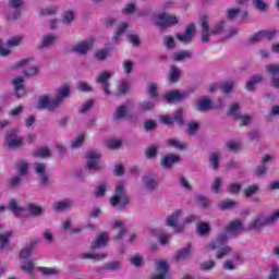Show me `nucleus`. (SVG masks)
<instances>
[{"mask_svg": "<svg viewBox=\"0 0 279 279\" xmlns=\"http://www.w3.org/2000/svg\"><path fill=\"white\" fill-rule=\"evenodd\" d=\"M277 214H258L256 215L251 222L247 225L246 230H250L251 232H263V228H267V226H274L277 220Z\"/></svg>", "mask_w": 279, "mask_h": 279, "instance_id": "7ed1b4c3", "label": "nucleus"}, {"mask_svg": "<svg viewBox=\"0 0 279 279\" xmlns=\"http://www.w3.org/2000/svg\"><path fill=\"white\" fill-rule=\"evenodd\" d=\"M35 173L38 175L41 186H49L51 179H49V172H47V165L38 162L34 165Z\"/></svg>", "mask_w": 279, "mask_h": 279, "instance_id": "9b49d317", "label": "nucleus"}, {"mask_svg": "<svg viewBox=\"0 0 279 279\" xmlns=\"http://www.w3.org/2000/svg\"><path fill=\"white\" fill-rule=\"evenodd\" d=\"M227 243H228V234L220 233L214 241L208 243L205 247L208 251L217 250L216 258L221 259V258H226V256L232 253V248L229 245H227Z\"/></svg>", "mask_w": 279, "mask_h": 279, "instance_id": "f03ea898", "label": "nucleus"}, {"mask_svg": "<svg viewBox=\"0 0 279 279\" xmlns=\"http://www.w3.org/2000/svg\"><path fill=\"white\" fill-rule=\"evenodd\" d=\"M168 145H170V147H174V149H180V151H182V149H186V147H189L187 144L179 142L178 140H174V138L168 140Z\"/></svg>", "mask_w": 279, "mask_h": 279, "instance_id": "5fc2aeb1", "label": "nucleus"}, {"mask_svg": "<svg viewBox=\"0 0 279 279\" xmlns=\"http://www.w3.org/2000/svg\"><path fill=\"white\" fill-rule=\"evenodd\" d=\"M106 254H95V253H83L80 255V258H82L83 260H104V258H106Z\"/></svg>", "mask_w": 279, "mask_h": 279, "instance_id": "79ce46f5", "label": "nucleus"}, {"mask_svg": "<svg viewBox=\"0 0 279 279\" xmlns=\"http://www.w3.org/2000/svg\"><path fill=\"white\" fill-rule=\"evenodd\" d=\"M191 93L181 92L180 89H173L165 94V101L167 104H180L183 99H189Z\"/></svg>", "mask_w": 279, "mask_h": 279, "instance_id": "1a4fd4ad", "label": "nucleus"}, {"mask_svg": "<svg viewBox=\"0 0 279 279\" xmlns=\"http://www.w3.org/2000/svg\"><path fill=\"white\" fill-rule=\"evenodd\" d=\"M276 36H278V29L262 31V37L266 38L267 40H274Z\"/></svg>", "mask_w": 279, "mask_h": 279, "instance_id": "69168bd1", "label": "nucleus"}, {"mask_svg": "<svg viewBox=\"0 0 279 279\" xmlns=\"http://www.w3.org/2000/svg\"><path fill=\"white\" fill-rule=\"evenodd\" d=\"M94 58L98 62H106L110 58V51L108 49H98L95 51Z\"/></svg>", "mask_w": 279, "mask_h": 279, "instance_id": "ea45409f", "label": "nucleus"}, {"mask_svg": "<svg viewBox=\"0 0 279 279\" xmlns=\"http://www.w3.org/2000/svg\"><path fill=\"white\" fill-rule=\"evenodd\" d=\"M196 32L197 28L195 24L192 23L186 26L184 33H178L175 35V38L177 40H179V43H182V45H191L193 43V38Z\"/></svg>", "mask_w": 279, "mask_h": 279, "instance_id": "6e6552de", "label": "nucleus"}, {"mask_svg": "<svg viewBox=\"0 0 279 279\" xmlns=\"http://www.w3.org/2000/svg\"><path fill=\"white\" fill-rule=\"evenodd\" d=\"M12 84L15 88V95L17 98L25 97V95H27V92L25 90V80L22 76L13 78Z\"/></svg>", "mask_w": 279, "mask_h": 279, "instance_id": "b1692460", "label": "nucleus"}, {"mask_svg": "<svg viewBox=\"0 0 279 279\" xmlns=\"http://www.w3.org/2000/svg\"><path fill=\"white\" fill-rule=\"evenodd\" d=\"M142 183L147 191H156L158 189V175L154 172H148L143 177Z\"/></svg>", "mask_w": 279, "mask_h": 279, "instance_id": "a211bd4d", "label": "nucleus"}, {"mask_svg": "<svg viewBox=\"0 0 279 279\" xmlns=\"http://www.w3.org/2000/svg\"><path fill=\"white\" fill-rule=\"evenodd\" d=\"M23 43V37L16 36L12 37L7 41V47H19Z\"/></svg>", "mask_w": 279, "mask_h": 279, "instance_id": "338daca9", "label": "nucleus"}, {"mask_svg": "<svg viewBox=\"0 0 279 279\" xmlns=\"http://www.w3.org/2000/svg\"><path fill=\"white\" fill-rule=\"evenodd\" d=\"M243 230V222H241V220L231 221L226 229L227 233L231 236H239Z\"/></svg>", "mask_w": 279, "mask_h": 279, "instance_id": "393cba45", "label": "nucleus"}, {"mask_svg": "<svg viewBox=\"0 0 279 279\" xmlns=\"http://www.w3.org/2000/svg\"><path fill=\"white\" fill-rule=\"evenodd\" d=\"M73 206H75V201L71 198H65L63 201L52 204V210H54V213H64L66 210H71Z\"/></svg>", "mask_w": 279, "mask_h": 279, "instance_id": "412c9836", "label": "nucleus"}, {"mask_svg": "<svg viewBox=\"0 0 279 279\" xmlns=\"http://www.w3.org/2000/svg\"><path fill=\"white\" fill-rule=\"evenodd\" d=\"M128 112H130L128 106H119L113 112V121H122V119H125V117H128Z\"/></svg>", "mask_w": 279, "mask_h": 279, "instance_id": "c9c22d12", "label": "nucleus"}, {"mask_svg": "<svg viewBox=\"0 0 279 279\" xmlns=\"http://www.w3.org/2000/svg\"><path fill=\"white\" fill-rule=\"evenodd\" d=\"M58 39L59 37L56 34H45L37 47L38 49H51L58 43Z\"/></svg>", "mask_w": 279, "mask_h": 279, "instance_id": "aec40b11", "label": "nucleus"}, {"mask_svg": "<svg viewBox=\"0 0 279 279\" xmlns=\"http://www.w3.org/2000/svg\"><path fill=\"white\" fill-rule=\"evenodd\" d=\"M9 210L14 215V217H17L21 219L23 217V213H25V208L19 206V202L16 199H11L9 202Z\"/></svg>", "mask_w": 279, "mask_h": 279, "instance_id": "2f4dec72", "label": "nucleus"}, {"mask_svg": "<svg viewBox=\"0 0 279 279\" xmlns=\"http://www.w3.org/2000/svg\"><path fill=\"white\" fill-rule=\"evenodd\" d=\"M173 123H178V125H184V111L182 109H178L172 114Z\"/></svg>", "mask_w": 279, "mask_h": 279, "instance_id": "09e8293b", "label": "nucleus"}, {"mask_svg": "<svg viewBox=\"0 0 279 279\" xmlns=\"http://www.w3.org/2000/svg\"><path fill=\"white\" fill-rule=\"evenodd\" d=\"M17 173L24 178V175H27L29 173V163L27 162H21L17 167Z\"/></svg>", "mask_w": 279, "mask_h": 279, "instance_id": "e2e57ef3", "label": "nucleus"}, {"mask_svg": "<svg viewBox=\"0 0 279 279\" xmlns=\"http://www.w3.org/2000/svg\"><path fill=\"white\" fill-rule=\"evenodd\" d=\"M68 97H71V86L65 83L56 89L54 106L60 108Z\"/></svg>", "mask_w": 279, "mask_h": 279, "instance_id": "ddd939ff", "label": "nucleus"}, {"mask_svg": "<svg viewBox=\"0 0 279 279\" xmlns=\"http://www.w3.org/2000/svg\"><path fill=\"white\" fill-rule=\"evenodd\" d=\"M228 22L225 20L217 22L210 29V36H221V34H226V25Z\"/></svg>", "mask_w": 279, "mask_h": 279, "instance_id": "72a5a7b5", "label": "nucleus"}, {"mask_svg": "<svg viewBox=\"0 0 279 279\" xmlns=\"http://www.w3.org/2000/svg\"><path fill=\"white\" fill-rule=\"evenodd\" d=\"M198 236H206L210 234V225L208 222H198L196 227Z\"/></svg>", "mask_w": 279, "mask_h": 279, "instance_id": "58836bf2", "label": "nucleus"}, {"mask_svg": "<svg viewBox=\"0 0 279 279\" xmlns=\"http://www.w3.org/2000/svg\"><path fill=\"white\" fill-rule=\"evenodd\" d=\"M108 245V233H101L98 238L92 242V250H101V247H106Z\"/></svg>", "mask_w": 279, "mask_h": 279, "instance_id": "473e14b6", "label": "nucleus"}, {"mask_svg": "<svg viewBox=\"0 0 279 279\" xmlns=\"http://www.w3.org/2000/svg\"><path fill=\"white\" fill-rule=\"evenodd\" d=\"M113 230H117V234L113 238V241H121L128 234V229L125 228V222L121 220H117L113 226Z\"/></svg>", "mask_w": 279, "mask_h": 279, "instance_id": "a878e982", "label": "nucleus"}, {"mask_svg": "<svg viewBox=\"0 0 279 279\" xmlns=\"http://www.w3.org/2000/svg\"><path fill=\"white\" fill-rule=\"evenodd\" d=\"M36 108L38 110H56L58 105H56V99L51 100L50 95H43L39 97Z\"/></svg>", "mask_w": 279, "mask_h": 279, "instance_id": "2eb2a0df", "label": "nucleus"}, {"mask_svg": "<svg viewBox=\"0 0 279 279\" xmlns=\"http://www.w3.org/2000/svg\"><path fill=\"white\" fill-rule=\"evenodd\" d=\"M25 1L23 0H9L8 5L11 10H14L13 14L9 16L11 21L21 19V8H23Z\"/></svg>", "mask_w": 279, "mask_h": 279, "instance_id": "4be33fe9", "label": "nucleus"}, {"mask_svg": "<svg viewBox=\"0 0 279 279\" xmlns=\"http://www.w3.org/2000/svg\"><path fill=\"white\" fill-rule=\"evenodd\" d=\"M156 271L151 279H167L169 278V262L158 260L155 263Z\"/></svg>", "mask_w": 279, "mask_h": 279, "instance_id": "f3484780", "label": "nucleus"}, {"mask_svg": "<svg viewBox=\"0 0 279 279\" xmlns=\"http://www.w3.org/2000/svg\"><path fill=\"white\" fill-rule=\"evenodd\" d=\"M128 90H130V85L128 84V81L122 80L118 88L117 97H123V95H128Z\"/></svg>", "mask_w": 279, "mask_h": 279, "instance_id": "8fccbe9b", "label": "nucleus"}, {"mask_svg": "<svg viewBox=\"0 0 279 279\" xmlns=\"http://www.w3.org/2000/svg\"><path fill=\"white\" fill-rule=\"evenodd\" d=\"M12 239V232H7L5 234H0V250H3Z\"/></svg>", "mask_w": 279, "mask_h": 279, "instance_id": "13d9d810", "label": "nucleus"}, {"mask_svg": "<svg viewBox=\"0 0 279 279\" xmlns=\"http://www.w3.org/2000/svg\"><path fill=\"white\" fill-rule=\"evenodd\" d=\"M222 184H223V179H221V177H217L211 183L213 193H215L216 195H219V193H221Z\"/></svg>", "mask_w": 279, "mask_h": 279, "instance_id": "de8ad7c7", "label": "nucleus"}, {"mask_svg": "<svg viewBox=\"0 0 279 279\" xmlns=\"http://www.w3.org/2000/svg\"><path fill=\"white\" fill-rule=\"evenodd\" d=\"M238 204L232 199H226L218 204V208L221 210H232V208H236Z\"/></svg>", "mask_w": 279, "mask_h": 279, "instance_id": "a18cd8bd", "label": "nucleus"}, {"mask_svg": "<svg viewBox=\"0 0 279 279\" xmlns=\"http://www.w3.org/2000/svg\"><path fill=\"white\" fill-rule=\"evenodd\" d=\"M36 248V242H31V244L20 252V258L21 260H27L29 256L34 253V250Z\"/></svg>", "mask_w": 279, "mask_h": 279, "instance_id": "4c0bfd02", "label": "nucleus"}, {"mask_svg": "<svg viewBox=\"0 0 279 279\" xmlns=\"http://www.w3.org/2000/svg\"><path fill=\"white\" fill-rule=\"evenodd\" d=\"M130 204V195L125 190V182L120 181L116 185L114 195L110 198V205L117 210H125Z\"/></svg>", "mask_w": 279, "mask_h": 279, "instance_id": "f257e3e1", "label": "nucleus"}, {"mask_svg": "<svg viewBox=\"0 0 279 279\" xmlns=\"http://www.w3.org/2000/svg\"><path fill=\"white\" fill-rule=\"evenodd\" d=\"M93 106H95V100L89 99L83 104V106L78 109L80 114H86V112H90L93 109Z\"/></svg>", "mask_w": 279, "mask_h": 279, "instance_id": "3c124183", "label": "nucleus"}, {"mask_svg": "<svg viewBox=\"0 0 279 279\" xmlns=\"http://www.w3.org/2000/svg\"><path fill=\"white\" fill-rule=\"evenodd\" d=\"M106 191H108V181H102L95 187L94 195L96 199L106 197Z\"/></svg>", "mask_w": 279, "mask_h": 279, "instance_id": "e433bc0d", "label": "nucleus"}, {"mask_svg": "<svg viewBox=\"0 0 279 279\" xmlns=\"http://www.w3.org/2000/svg\"><path fill=\"white\" fill-rule=\"evenodd\" d=\"M5 143L8 149H19L23 147L24 140L19 136V131L16 129H11L5 134Z\"/></svg>", "mask_w": 279, "mask_h": 279, "instance_id": "423d86ee", "label": "nucleus"}, {"mask_svg": "<svg viewBox=\"0 0 279 279\" xmlns=\"http://www.w3.org/2000/svg\"><path fill=\"white\" fill-rule=\"evenodd\" d=\"M260 191V186L258 184L248 185L244 189V196L250 199V197H254Z\"/></svg>", "mask_w": 279, "mask_h": 279, "instance_id": "c03bdc74", "label": "nucleus"}, {"mask_svg": "<svg viewBox=\"0 0 279 279\" xmlns=\"http://www.w3.org/2000/svg\"><path fill=\"white\" fill-rule=\"evenodd\" d=\"M147 93L151 99L158 101V85L156 83H148Z\"/></svg>", "mask_w": 279, "mask_h": 279, "instance_id": "49530a36", "label": "nucleus"}, {"mask_svg": "<svg viewBox=\"0 0 279 279\" xmlns=\"http://www.w3.org/2000/svg\"><path fill=\"white\" fill-rule=\"evenodd\" d=\"M177 162H180L179 155H168L161 158L160 165L163 169H171V166L177 165Z\"/></svg>", "mask_w": 279, "mask_h": 279, "instance_id": "7c9ffc66", "label": "nucleus"}, {"mask_svg": "<svg viewBox=\"0 0 279 279\" xmlns=\"http://www.w3.org/2000/svg\"><path fill=\"white\" fill-rule=\"evenodd\" d=\"M180 217H182V209L175 210L168 216L166 218V226H168V228H172L175 232H182V230H184V226L178 225Z\"/></svg>", "mask_w": 279, "mask_h": 279, "instance_id": "4468645a", "label": "nucleus"}, {"mask_svg": "<svg viewBox=\"0 0 279 279\" xmlns=\"http://www.w3.org/2000/svg\"><path fill=\"white\" fill-rule=\"evenodd\" d=\"M145 154H146V158L148 159L156 158L158 156V146L153 145L148 147Z\"/></svg>", "mask_w": 279, "mask_h": 279, "instance_id": "0e129e2a", "label": "nucleus"}, {"mask_svg": "<svg viewBox=\"0 0 279 279\" xmlns=\"http://www.w3.org/2000/svg\"><path fill=\"white\" fill-rule=\"evenodd\" d=\"M179 80H182V70H180V68L177 65H170L168 82L171 84H178Z\"/></svg>", "mask_w": 279, "mask_h": 279, "instance_id": "bb28decb", "label": "nucleus"}, {"mask_svg": "<svg viewBox=\"0 0 279 279\" xmlns=\"http://www.w3.org/2000/svg\"><path fill=\"white\" fill-rule=\"evenodd\" d=\"M229 114H231L232 119L239 121L241 119V105L239 102H234L229 108Z\"/></svg>", "mask_w": 279, "mask_h": 279, "instance_id": "a19ab883", "label": "nucleus"}, {"mask_svg": "<svg viewBox=\"0 0 279 279\" xmlns=\"http://www.w3.org/2000/svg\"><path fill=\"white\" fill-rule=\"evenodd\" d=\"M163 45L167 49H175L178 47V44H175V39L172 36H165Z\"/></svg>", "mask_w": 279, "mask_h": 279, "instance_id": "6e6d98bb", "label": "nucleus"}, {"mask_svg": "<svg viewBox=\"0 0 279 279\" xmlns=\"http://www.w3.org/2000/svg\"><path fill=\"white\" fill-rule=\"evenodd\" d=\"M195 110H197V112H208L209 110H213V99L205 97L198 100Z\"/></svg>", "mask_w": 279, "mask_h": 279, "instance_id": "c756f323", "label": "nucleus"}, {"mask_svg": "<svg viewBox=\"0 0 279 279\" xmlns=\"http://www.w3.org/2000/svg\"><path fill=\"white\" fill-rule=\"evenodd\" d=\"M39 271L43 274V276H46L47 278H49L50 276H58V269L56 268L40 267Z\"/></svg>", "mask_w": 279, "mask_h": 279, "instance_id": "bf43d9fd", "label": "nucleus"}, {"mask_svg": "<svg viewBox=\"0 0 279 279\" xmlns=\"http://www.w3.org/2000/svg\"><path fill=\"white\" fill-rule=\"evenodd\" d=\"M119 269H121V262H111L96 268V271L97 274H106V271H119Z\"/></svg>", "mask_w": 279, "mask_h": 279, "instance_id": "cd10ccee", "label": "nucleus"}, {"mask_svg": "<svg viewBox=\"0 0 279 279\" xmlns=\"http://www.w3.org/2000/svg\"><path fill=\"white\" fill-rule=\"evenodd\" d=\"M193 51L192 50H181L172 54L173 62H184L185 60H192Z\"/></svg>", "mask_w": 279, "mask_h": 279, "instance_id": "c85d7f7f", "label": "nucleus"}, {"mask_svg": "<svg viewBox=\"0 0 279 279\" xmlns=\"http://www.w3.org/2000/svg\"><path fill=\"white\" fill-rule=\"evenodd\" d=\"M239 14H241V10L239 8L229 9L226 11V16L229 21H234Z\"/></svg>", "mask_w": 279, "mask_h": 279, "instance_id": "680f3d73", "label": "nucleus"}, {"mask_svg": "<svg viewBox=\"0 0 279 279\" xmlns=\"http://www.w3.org/2000/svg\"><path fill=\"white\" fill-rule=\"evenodd\" d=\"M265 69L266 73L270 75V86L279 88V64H267Z\"/></svg>", "mask_w": 279, "mask_h": 279, "instance_id": "dca6fc26", "label": "nucleus"}, {"mask_svg": "<svg viewBox=\"0 0 279 279\" xmlns=\"http://www.w3.org/2000/svg\"><path fill=\"white\" fill-rule=\"evenodd\" d=\"M34 158H51V149L49 147H41L33 153Z\"/></svg>", "mask_w": 279, "mask_h": 279, "instance_id": "37998d69", "label": "nucleus"}, {"mask_svg": "<svg viewBox=\"0 0 279 279\" xmlns=\"http://www.w3.org/2000/svg\"><path fill=\"white\" fill-rule=\"evenodd\" d=\"M209 163H210L211 168L214 169V171H218L219 170V154L211 153L209 155Z\"/></svg>", "mask_w": 279, "mask_h": 279, "instance_id": "603ef678", "label": "nucleus"}, {"mask_svg": "<svg viewBox=\"0 0 279 279\" xmlns=\"http://www.w3.org/2000/svg\"><path fill=\"white\" fill-rule=\"evenodd\" d=\"M156 23L161 29H167V27L178 25V23H180V19L169 13H160L156 17Z\"/></svg>", "mask_w": 279, "mask_h": 279, "instance_id": "0eeeda50", "label": "nucleus"}, {"mask_svg": "<svg viewBox=\"0 0 279 279\" xmlns=\"http://www.w3.org/2000/svg\"><path fill=\"white\" fill-rule=\"evenodd\" d=\"M95 47V41L93 39H85L83 41H78L76 45L72 47V51L78 56H88L90 50Z\"/></svg>", "mask_w": 279, "mask_h": 279, "instance_id": "9d476101", "label": "nucleus"}, {"mask_svg": "<svg viewBox=\"0 0 279 279\" xmlns=\"http://www.w3.org/2000/svg\"><path fill=\"white\" fill-rule=\"evenodd\" d=\"M31 217H43L45 208L38 206L36 203L28 204L26 206Z\"/></svg>", "mask_w": 279, "mask_h": 279, "instance_id": "f704fd0d", "label": "nucleus"}, {"mask_svg": "<svg viewBox=\"0 0 279 279\" xmlns=\"http://www.w3.org/2000/svg\"><path fill=\"white\" fill-rule=\"evenodd\" d=\"M263 82H265V76L262 74L252 75L246 82L245 88L248 93H254V90H256V86H258V84H263Z\"/></svg>", "mask_w": 279, "mask_h": 279, "instance_id": "5701e85b", "label": "nucleus"}, {"mask_svg": "<svg viewBox=\"0 0 279 279\" xmlns=\"http://www.w3.org/2000/svg\"><path fill=\"white\" fill-rule=\"evenodd\" d=\"M270 275L268 276V279H279V267L276 265L270 266Z\"/></svg>", "mask_w": 279, "mask_h": 279, "instance_id": "774afa93", "label": "nucleus"}, {"mask_svg": "<svg viewBox=\"0 0 279 279\" xmlns=\"http://www.w3.org/2000/svg\"><path fill=\"white\" fill-rule=\"evenodd\" d=\"M113 75V72L102 71L98 73L95 77L96 84H99L101 86L104 95H106V97H110V95H112V92L110 90V80Z\"/></svg>", "mask_w": 279, "mask_h": 279, "instance_id": "39448f33", "label": "nucleus"}, {"mask_svg": "<svg viewBox=\"0 0 279 279\" xmlns=\"http://www.w3.org/2000/svg\"><path fill=\"white\" fill-rule=\"evenodd\" d=\"M87 163L85 168L87 169L88 173H99V171H104V166L99 163L101 158V153L98 150H88L86 153Z\"/></svg>", "mask_w": 279, "mask_h": 279, "instance_id": "20e7f679", "label": "nucleus"}, {"mask_svg": "<svg viewBox=\"0 0 279 279\" xmlns=\"http://www.w3.org/2000/svg\"><path fill=\"white\" fill-rule=\"evenodd\" d=\"M242 189L243 185H241V183H231L228 185L227 191L230 193V195H239Z\"/></svg>", "mask_w": 279, "mask_h": 279, "instance_id": "864d4df0", "label": "nucleus"}, {"mask_svg": "<svg viewBox=\"0 0 279 279\" xmlns=\"http://www.w3.org/2000/svg\"><path fill=\"white\" fill-rule=\"evenodd\" d=\"M122 66H123L124 73L126 75H130V74H132V71H134V61L124 60L122 63Z\"/></svg>", "mask_w": 279, "mask_h": 279, "instance_id": "052dcab7", "label": "nucleus"}, {"mask_svg": "<svg viewBox=\"0 0 279 279\" xmlns=\"http://www.w3.org/2000/svg\"><path fill=\"white\" fill-rule=\"evenodd\" d=\"M210 17L208 15H202L199 17V25L202 27V34H201V43L203 45H206L210 43Z\"/></svg>", "mask_w": 279, "mask_h": 279, "instance_id": "f8f14e48", "label": "nucleus"}, {"mask_svg": "<svg viewBox=\"0 0 279 279\" xmlns=\"http://www.w3.org/2000/svg\"><path fill=\"white\" fill-rule=\"evenodd\" d=\"M193 256V244L189 243L186 246L174 253V259L177 263H182V260H189Z\"/></svg>", "mask_w": 279, "mask_h": 279, "instance_id": "6ab92c4d", "label": "nucleus"}, {"mask_svg": "<svg viewBox=\"0 0 279 279\" xmlns=\"http://www.w3.org/2000/svg\"><path fill=\"white\" fill-rule=\"evenodd\" d=\"M20 269L25 274H32V271H34L35 269L34 262L32 260L24 262L23 265L20 267Z\"/></svg>", "mask_w": 279, "mask_h": 279, "instance_id": "4d7b16f0", "label": "nucleus"}]
</instances>
